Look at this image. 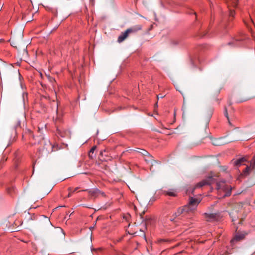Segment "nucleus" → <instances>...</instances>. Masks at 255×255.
I'll use <instances>...</instances> for the list:
<instances>
[{
	"instance_id": "obj_8",
	"label": "nucleus",
	"mask_w": 255,
	"mask_h": 255,
	"mask_svg": "<svg viewBox=\"0 0 255 255\" xmlns=\"http://www.w3.org/2000/svg\"><path fill=\"white\" fill-rule=\"evenodd\" d=\"M128 33L126 30L125 32H122V33L119 36L118 38V42L121 43L124 41L128 36Z\"/></svg>"
},
{
	"instance_id": "obj_27",
	"label": "nucleus",
	"mask_w": 255,
	"mask_h": 255,
	"mask_svg": "<svg viewBox=\"0 0 255 255\" xmlns=\"http://www.w3.org/2000/svg\"><path fill=\"white\" fill-rule=\"evenodd\" d=\"M46 8V10H51V8H50L48 6H47Z\"/></svg>"
},
{
	"instance_id": "obj_26",
	"label": "nucleus",
	"mask_w": 255,
	"mask_h": 255,
	"mask_svg": "<svg viewBox=\"0 0 255 255\" xmlns=\"http://www.w3.org/2000/svg\"><path fill=\"white\" fill-rule=\"evenodd\" d=\"M100 195H101L103 196H105V194L104 192H102V191H101V193L100 194Z\"/></svg>"
},
{
	"instance_id": "obj_18",
	"label": "nucleus",
	"mask_w": 255,
	"mask_h": 255,
	"mask_svg": "<svg viewBox=\"0 0 255 255\" xmlns=\"http://www.w3.org/2000/svg\"><path fill=\"white\" fill-rule=\"evenodd\" d=\"M47 78H48V79L49 81L51 83V85H52V87H53V88H54L55 85H54V84L55 83V79H54V78H53V77H50V76H48L47 77Z\"/></svg>"
},
{
	"instance_id": "obj_21",
	"label": "nucleus",
	"mask_w": 255,
	"mask_h": 255,
	"mask_svg": "<svg viewBox=\"0 0 255 255\" xmlns=\"http://www.w3.org/2000/svg\"><path fill=\"white\" fill-rule=\"evenodd\" d=\"M224 114H225V116H226V117L227 118V119L228 120V122H229V123L231 125V123L230 122L229 118V116H228L227 109L226 108H225Z\"/></svg>"
},
{
	"instance_id": "obj_5",
	"label": "nucleus",
	"mask_w": 255,
	"mask_h": 255,
	"mask_svg": "<svg viewBox=\"0 0 255 255\" xmlns=\"http://www.w3.org/2000/svg\"><path fill=\"white\" fill-rule=\"evenodd\" d=\"M215 182V179L213 178L212 177H209L203 180L201 182H199L196 184L195 187L193 188L192 192L194 191V190L197 188H200L203 187V186H205L206 185H211L213 184Z\"/></svg>"
},
{
	"instance_id": "obj_34",
	"label": "nucleus",
	"mask_w": 255,
	"mask_h": 255,
	"mask_svg": "<svg viewBox=\"0 0 255 255\" xmlns=\"http://www.w3.org/2000/svg\"><path fill=\"white\" fill-rule=\"evenodd\" d=\"M251 22H252V23H253L254 24V21L252 19H251Z\"/></svg>"
},
{
	"instance_id": "obj_37",
	"label": "nucleus",
	"mask_w": 255,
	"mask_h": 255,
	"mask_svg": "<svg viewBox=\"0 0 255 255\" xmlns=\"http://www.w3.org/2000/svg\"><path fill=\"white\" fill-rule=\"evenodd\" d=\"M219 93H220V91H218V92H217V94H218Z\"/></svg>"
},
{
	"instance_id": "obj_36",
	"label": "nucleus",
	"mask_w": 255,
	"mask_h": 255,
	"mask_svg": "<svg viewBox=\"0 0 255 255\" xmlns=\"http://www.w3.org/2000/svg\"><path fill=\"white\" fill-rule=\"evenodd\" d=\"M183 110V114L184 115V114H185V111H184V110Z\"/></svg>"
},
{
	"instance_id": "obj_7",
	"label": "nucleus",
	"mask_w": 255,
	"mask_h": 255,
	"mask_svg": "<svg viewBox=\"0 0 255 255\" xmlns=\"http://www.w3.org/2000/svg\"><path fill=\"white\" fill-rule=\"evenodd\" d=\"M142 29L141 25H136L127 29L128 34L135 33Z\"/></svg>"
},
{
	"instance_id": "obj_28",
	"label": "nucleus",
	"mask_w": 255,
	"mask_h": 255,
	"mask_svg": "<svg viewBox=\"0 0 255 255\" xmlns=\"http://www.w3.org/2000/svg\"><path fill=\"white\" fill-rule=\"evenodd\" d=\"M144 214V211L142 212L141 214H140L141 218H142V215Z\"/></svg>"
},
{
	"instance_id": "obj_20",
	"label": "nucleus",
	"mask_w": 255,
	"mask_h": 255,
	"mask_svg": "<svg viewBox=\"0 0 255 255\" xmlns=\"http://www.w3.org/2000/svg\"><path fill=\"white\" fill-rule=\"evenodd\" d=\"M152 220L151 218L146 217L145 219V225H146L150 223V221Z\"/></svg>"
},
{
	"instance_id": "obj_13",
	"label": "nucleus",
	"mask_w": 255,
	"mask_h": 255,
	"mask_svg": "<svg viewBox=\"0 0 255 255\" xmlns=\"http://www.w3.org/2000/svg\"><path fill=\"white\" fill-rule=\"evenodd\" d=\"M247 160L245 157L239 158L234 161V164L236 166H240L243 164L244 162Z\"/></svg>"
},
{
	"instance_id": "obj_23",
	"label": "nucleus",
	"mask_w": 255,
	"mask_h": 255,
	"mask_svg": "<svg viewBox=\"0 0 255 255\" xmlns=\"http://www.w3.org/2000/svg\"><path fill=\"white\" fill-rule=\"evenodd\" d=\"M68 191H69V194H68L67 197H70L71 196L72 193H73L72 192V188H69Z\"/></svg>"
},
{
	"instance_id": "obj_4",
	"label": "nucleus",
	"mask_w": 255,
	"mask_h": 255,
	"mask_svg": "<svg viewBox=\"0 0 255 255\" xmlns=\"http://www.w3.org/2000/svg\"><path fill=\"white\" fill-rule=\"evenodd\" d=\"M204 216L208 222L218 221L221 218V216L219 212L214 213H205Z\"/></svg>"
},
{
	"instance_id": "obj_33",
	"label": "nucleus",
	"mask_w": 255,
	"mask_h": 255,
	"mask_svg": "<svg viewBox=\"0 0 255 255\" xmlns=\"http://www.w3.org/2000/svg\"><path fill=\"white\" fill-rule=\"evenodd\" d=\"M163 97H164V96H162V95L160 96V98H163Z\"/></svg>"
},
{
	"instance_id": "obj_30",
	"label": "nucleus",
	"mask_w": 255,
	"mask_h": 255,
	"mask_svg": "<svg viewBox=\"0 0 255 255\" xmlns=\"http://www.w3.org/2000/svg\"><path fill=\"white\" fill-rule=\"evenodd\" d=\"M138 150H135V151H137V152H139V153H140L141 150H140L139 149V148H138Z\"/></svg>"
},
{
	"instance_id": "obj_9",
	"label": "nucleus",
	"mask_w": 255,
	"mask_h": 255,
	"mask_svg": "<svg viewBox=\"0 0 255 255\" xmlns=\"http://www.w3.org/2000/svg\"><path fill=\"white\" fill-rule=\"evenodd\" d=\"M163 192L166 195L172 197H176L177 196L176 191L174 189H169L168 190H163Z\"/></svg>"
},
{
	"instance_id": "obj_16",
	"label": "nucleus",
	"mask_w": 255,
	"mask_h": 255,
	"mask_svg": "<svg viewBox=\"0 0 255 255\" xmlns=\"http://www.w3.org/2000/svg\"><path fill=\"white\" fill-rule=\"evenodd\" d=\"M239 0H232L228 3V6L230 5L232 6L233 7H236L237 6Z\"/></svg>"
},
{
	"instance_id": "obj_25",
	"label": "nucleus",
	"mask_w": 255,
	"mask_h": 255,
	"mask_svg": "<svg viewBox=\"0 0 255 255\" xmlns=\"http://www.w3.org/2000/svg\"><path fill=\"white\" fill-rule=\"evenodd\" d=\"M79 188L78 187H76L73 190H72V193H74V192H75L76 191H77L78 190Z\"/></svg>"
},
{
	"instance_id": "obj_15",
	"label": "nucleus",
	"mask_w": 255,
	"mask_h": 255,
	"mask_svg": "<svg viewBox=\"0 0 255 255\" xmlns=\"http://www.w3.org/2000/svg\"><path fill=\"white\" fill-rule=\"evenodd\" d=\"M251 169L252 167H251V166H247L245 170L243 171L242 174L244 176H247L249 175Z\"/></svg>"
},
{
	"instance_id": "obj_17",
	"label": "nucleus",
	"mask_w": 255,
	"mask_h": 255,
	"mask_svg": "<svg viewBox=\"0 0 255 255\" xmlns=\"http://www.w3.org/2000/svg\"><path fill=\"white\" fill-rule=\"evenodd\" d=\"M252 167V169L255 168V155L253 157L252 159L250 161V165Z\"/></svg>"
},
{
	"instance_id": "obj_14",
	"label": "nucleus",
	"mask_w": 255,
	"mask_h": 255,
	"mask_svg": "<svg viewBox=\"0 0 255 255\" xmlns=\"http://www.w3.org/2000/svg\"><path fill=\"white\" fill-rule=\"evenodd\" d=\"M243 40V38H235L232 42H230L228 43L229 45H233L236 46H239L241 44L239 43L240 41Z\"/></svg>"
},
{
	"instance_id": "obj_19",
	"label": "nucleus",
	"mask_w": 255,
	"mask_h": 255,
	"mask_svg": "<svg viewBox=\"0 0 255 255\" xmlns=\"http://www.w3.org/2000/svg\"><path fill=\"white\" fill-rule=\"evenodd\" d=\"M95 149H96V146H93L91 148V149L89 151V157L92 158V154H93Z\"/></svg>"
},
{
	"instance_id": "obj_6",
	"label": "nucleus",
	"mask_w": 255,
	"mask_h": 255,
	"mask_svg": "<svg viewBox=\"0 0 255 255\" xmlns=\"http://www.w3.org/2000/svg\"><path fill=\"white\" fill-rule=\"evenodd\" d=\"M249 234V232L248 231H239L237 233L233 239L231 241V242L235 241L238 242L244 240L246 236Z\"/></svg>"
},
{
	"instance_id": "obj_31",
	"label": "nucleus",
	"mask_w": 255,
	"mask_h": 255,
	"mask_svg": "<svg viewBox=\"0 0 255 255\" xmlns=\"http://www.w3.org/2000/svg\"><path fill=\"white\" fill-rule=\"evenodd\" d=\"M94 228V227H91L90 228V229L91 230H92Z\"/></svg>"
},
{
	"instance_id": "obj_32",
	"label": "nucleus",
	"mask_w": 255,
	"mask_h": 255,
	"mask_svg": "<svg viewBox=\"0 0 255 255\" xmlns=\"http://www.w3.org/2000/svg\"><path fill=\"white\" fill-rule=\"evenodd\" d=\"M157 107V103L155 104V108Z\"/></svg>"
},
{
	"instance_id": "obj_29",
	"label": "nucleus",
	"mask_w": 255,
	"mask_h": 255,
	"mask_svg": "<svg viewBox=\"0 0 255 255\" xmlns=\"http://www.w3.org/2000/svg\"><path fill=\"white\" fill-rule=\"evenodd\" d=\"M81 174H88V172H82V173H81Z\"/></svg>"
},
{
	"instance_id": "obj_35",
	"label": "nucleus",
	"mask_w": 255,
	"mask_h": 255,
	"mask_svg": "<svg viewBox=\"0 0 255 255\" xmlns=\"http://www.w3.org/2000/svg\"><path fill=\"white\" fill-rule=\"evenodd\" d=\"M246 100H244V101H239V102H243V101H246Z\"/></svg>"
},
{
	"instance_id": "obj_38",
	"label": "nucleus",
	"mask_w": 255,
	"mask_h": 255,
	"mask_svg": "<svg viewBox=\"0 0 255 255\" xmlns=\"http://www.w3.org/2000/svg\"><path fill=\"white\" fill-rule=\"evenodd\" d=\"M184 108H184V105H183V107H182V109H184Z\"/></svg>"
},
{
	"instance_id": "obj_22",
	"label": "nucleus",
	"mask_w": 255,
	"mask_h": 255,
	"mask_svg": "<svg viewBox=\"0 0 255 255\" xmlns=\"http://www.w3.org/2000/svg\"><path fill=\"white\" fill-rule=\"evenodd\" d=\"M235 15V11L234 10L230 9V16H234Z\"/></svg>"
},
{
	"instance_id": "obj_3",
	"label": "nucleus",
	"mask_w": 255,
	"mask_h": 255,
	"mask_svg": "<svg viewBox=\"0 0 255 255\" xmlns=\"http://www.w3.org/2000/svg\"><path fill=\"white\" fill-rule=\"evenodd\" d=\"M41 140L38 143L43 144V149H45L48 153L53 151V145L50 142L49 140L44 137H40Z\"/></svg>"
},
{
	"instance_id": "obj_1",
	"label": "nucleus",
	"mask_w": 255,
	"mask_h": 255,
	"mask_svg": "<svg viewBox=\"0 0 255 255\" xmlns=\"http://www.w3.org/2000/svg\"><path fill=\"white\" fill-rule=\"evenodd\" d=\"M200 201L193 197H190L188 204L183 207H180L175 213L176 217L183 215V216H186L188 214L193 213L197 209V207Z\"/></svg>"
},
{
	"instance_id": "obj_24",
	"label": "nucleus",
	"mask_w": 255,
	"mask_h": 255,
	"mask_svg": "<svg viewBox=\"0 0 255 255\" xmlns=\"http://www.w3.org/2000/svg\"><path fill=\"white\" fill-rule=\"evenodd\" d=\"M140 232H141V236H143V238L145 240L146 239V236L145 233L142 231L141 229L139 231Z\"/></svg>"
},
{
	"instance_id": "obj_2",
	"label": "nucleus",
	"mask_w": 255,
	"mask_h": 255,
	"mask_svg": "<svg viewBox=\"0 0 255 255\" xmlns=\"http://www.w3.org/2000/svg\"><path fill=\"white\" fill-rule=\"evenodd\" d=\"M216 188L218 192H224V197L230 196L232 193V187L230 185L226 184L224 182H217Z\"/></svg>"
},
{
	"instance_id": "obj_39",
	"label": "nucleus",
	"mask_w": 255,
	"mask_h": 255,
	"mask_svg": "<svg viewBox=\"0 0 255 255\" xmlns=\"http://www.w3.org/2000/svg\"><path fill=\"white\" fill-rule=\"evenodd\" d=\"M57 105L56 106V111H57V109H58V107H57Z\"/></svg>"
},
{
	"instance_id": "obj_10",
	"label": "nucleus",
	"mask_w": 255,
	"mask_h": 255,
	"mask_svg": "<svg viewBox=\"0 0 255 255\" xmlns=\"http://www.w3.org/2000/svg\"><path fill=\"white\" fill-rule=\"evenodd\" d=\"M88 193L90 196L94 197H96L100 195L101 191L97 188L93 189L88 191Z\"/></svg>"
},
{
	"instance_id": "obj_11",
	"label": "nucleus",
	"mask_w": 255,
	"mask_h": 255,
	"mask_svg": "<svg viewBox=\"0 0 255 255\" xmlns=\"http://www.w3.org/2000/svg\"><path fill=\"white\" fill-rule=\"evenodd\" d=\"M214 109L213 108H209L207 109L205 112V117L207 119V120H209L212 116L213 114Z\"/></svg>"
},
{
	"instance_id": "obj_12",
	"label": "nucleus",
	"mask_w": 255,
	"mask_h": 255,
	"mask_svg": "<svg viewBox=\"0 0 255 255\" xmlns=\"http://www.w3.org/2000/svg\"><path fill=\"white\" fill-rule=\"evenodd\" d=\"M140 150H141L140 153L146 157V158L145 159V161L146 162H149L151 161V156L149 154V153L146 151L145 150L142 149H139Z\"/></svg>"
},
{
	"instance_id": "obj_40",
	"label": "nucleus",
	"mask_w": 255,
	"mask_h": 255,
	"mask_svg": "<svg viewBox=\"0 0 255 255\" xmlns=\"http://www.w3.org/2000/svg\"><path fill=\"white\" fill-rule=\"evenodd\" d=\"M159 95L157 96V98L159 99Z\"/></svg>"
}]
</instances>
